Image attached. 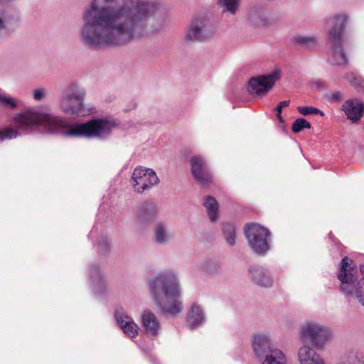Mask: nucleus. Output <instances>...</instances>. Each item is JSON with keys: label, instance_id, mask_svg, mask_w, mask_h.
Masks as SVG:
<instances>
[{"label": "nucleus", "instance_id": "obj_1", "mask_svg": "<svg viewBox=\"0 0 364 364\" xmlns=\"http://www.w3.org/2000/svg\"><path fill=\"white\" fill-rule=\"evenodd\" d=\"M160 8L149 0H92L82 14L80 41L98 49L147 38L161 27L156 23Z\"/></svg>", "mask_w": 364, "mask_h": 364}, {"label": "nucleus", "instance_id": "obj_2", "mask_svg": "<svg viewBox=\"0 0 364 364\" xmlns=\"http://www.w3.org/2000/svg\"><path fill=\"white\" fill-rule=\"evenodd\" d=\"M14 122L17 128L7 127L0 131V142L32 131L62 134L68 137L105 139L117 126V122L111 118L95 119L85 123L69 124L64 119L40 107L28 109L17 114Z\"/></svg>", "mask_w": 364, "mask_h": 364}, {"label": "nucleus", "instance_id": "obj_3", "mask_svg": "<svg viewBox=\"0 0 364 364\" xmlns=\"http://www.w3.org/2000/svg\"><path fill=\"white\" fill-rule=\"evenodd\" d=\"M149 287L156 304L164 314L176 315L182 311L181 285L173 271L158 274L149 281Z\"/></svg>", "mask_w": 364, "mask_h": 364}, {"label": "nucleus", "instance_id": "obj_4", "mask_svg": "<svg viewBox=\"0 0 364 364\" xmlns=\"http://www.w3.org/2000/svg\"><path fill=\"white\" fill-rule=\"evenodd\" d=\"M348 20V16L346 14H335L325 20L326 39L335 63L340 65L347 63V58L343 51V33Z\"/></svg>", "mask_w": 364, "mask_h": 364}, {"label": "nucleus", "instance_id": "obj_5", "mask_svg": "<svg viewBox=\"0 0 364 364\" xmlns=\"http://www.w3.org/2000/svg\"><path fill=\"white\" fill-rule=\"evenodd\" d=\"M358 271L353 266V261L348 257L343 258L338 274L341 289L348 296H355L359 304L364 307V277L357 282Z\"/></svg>", "mask_w": 364, "mask_h": 364}, {"label": "nucleus", "instance_id": "obj_6", "mask_svg": "<svg viewBox=\"0 0 364 364\" xmlns=\"http://www.w3.org/2000/svg\"><path fill=\"white\" fill-rule=\"evenodd\" d=\"M331 336V331L328 327L312 321L304 323L299 331L301 341H309L316 349L324 348Z\"/></svg>", "mask_w": 364, "mask_h": 364}, {"label": "nucleus", "instance_id": "obj_7", "mask_svg": "<svg viewBox=\"0 0 364 364\" xmlns=\"http://www.w3.org/2000/svg\"><path fill=\"white\" fill-rule=\"evenodd\" d=\"M245 234L251 250L258 254L264 255L269 250L271 241L270 231L256 223H251L246 225Z\"/></svg>", "mask_w": 364, "mask_h": 364}, {"label": "nucleus", "instance_id": "obj_8", "mask_svg": "<svg viewBox=\"0 0 364 364\" xmlns=\"http://www.w3.org/2000/svg\"><path fill=\"white\" fill-rule=\"evenodd\" d=\"M159 182L156 172L149 168L139 166L134 168L131 183L134 191L142 193Z\"/></svg>", "mask_w": 364, "mask_h": 364}, {"label": "nucleus", "instance_id": "obj_9", "mask_svg": "<svg viewBox=\"0 0 364 364\" xmlns=\"http://www.w3.org/2000/svg\"><path fill=\"white\" fill-rule=\"evenodd\" d=\"M281 77L280 71L274 70L268 75L253 77L249 80L248 92L255 97L266 95Z\"/></svg>", "mask_w": 364, "mask_h": 364}, {"label": "nucleus", "instance_id": "obj_10", "mask_svg": "<svg viewBox=\"0 0 364 364\" xmlns=\"http://www.w3.org/2000/svg\"><path fill=\"white\" fill-rule=\"evenodd\" d=\"M213 34L210 23L203 18H196L187 30L185 38L187 41L195 42L206 40Z\"/></svg>", "mask_w": 364, "mask_h": 364}, {"label": "nucleus", "instance_id": "obj_11", "mask_svg": "<svg viewBox=\"0 0 364 364\" xmlns=\"http://www.w3.org/2000/svg\"><path fill=\"white\" fill-rule=\"evenodd\" d=\"M191 170L194 179L203 186H208L213 182L205 159L198 156L191 159Z\"/></svg>", "mask_w": 364, "mask_h": 364}, {"label": "nucleus", "instance_id": "obj_12", "mask_svg": "<svg viewBox=\"0 0 364 364\" xmlns=\"http://www.w3.org/2000/svg\"><path fill=\"white\" fill-rule=\"evenodd\" d=\"M249 277L255 284L270 288L273 286L274 279L270 271L262 266H252L249 269Z\"/></svg>", "mask_w": 364, "mask_h": 364}, {"label": "nucleus", "instance_id": "obj_13", "mask_svg": "<svg viewBox=\"0 0 364 364\" xmlns=\"http://www.w3.org/2000/svg\"><path fill=\"white\" fill-rule=\"evenodd\" d=\"M252 347L254 353L258 357H262L267 353H271L272 341L267 333H257L252 338Z\"/></svg>", "mask_w": 364, "mask_h": 364}, {"label": "nucleus", "instance_id": "obj_14", "mask_svg": "<svg viewBox=\"0 0 364 364\" xmlns=\"http://www.w3.org/2000/svg\"><path fill=\"white\" fill-rule=\"evenodd\" d=\"M142 326L149 336H157L161 329L157 316L151 311L145 310L141 314Z\"/></svg>", "mask_w": 364, "mask_h": 364}, {"label": "nucleus", "instance_id": "obj_15", "mask_svg": "<svg viewBox=\"0 0 364 364\" xmlns=\"http://www.w3.org/2000/svg\"><path fill=\"white\" fill-rule=\"evenodd\" d=\"M115 318L118 325L127 336L134 338L137 336L139 326L125 311H117L115 313Z\"/></svg>", "mask_w": 364, "mask_h": 364}, {"label": "nucleus", "instance_id": "obj_16", "mask_svg": "<svg viewBox=\"0 0 364 364\" xmlns=\"http://www.w3.org/2000/svg\"><path fill=\"white\" fill-rule=\"evenodd\" d=\"M342 108L348 119L353 122L359 121L364 114V105L358 100H348L346 101Z\"/></svg>", "mask_w": 364, "mask_h": 364}, {"label": "nucleus", "instance_id": "obj_17", "mask_svg": "<svg viewBox=\"0 0 364 364\" xmlns=\"http://www.w3.org/2000/svg\"><path fill=\"white\" fill-rule=\"evenodd\" d=\"M298 359L300 364H326L321 355L307 345L299 348Z\"/></svg>", "mask_w": 364, "mask_h": 364}, {"label": "nucleus", "instance_id": "obj_18", "mask_svg": "<svg viewBox=\"0 0 364 364\" xmlns=\"http://www.w3.org/2000/svg\"><path fill=\"white\" fill-rule=\"evenodd\" d=\"M86 96L85 90L77 83H71L65 90L62 98H63V105L66 109H70L68 106L69 100H77L80 102H84Z\"/></svg>", "mask_w": 364, "mask_h": 364}, {"label": "nucleus", "instance_id": "obj_19", "mask_svg": "<svg viewBox=\"0 0 364 364\" xmlns=\"http://www.w3.org/2000/svg\"><path fill=\"white\" fill-rule=\"evenodd\" d=\"M158 209L155 204L145 202L141 205L137 216L138 223L141 225L147 224L152 220L157 213Z\"/></svg>", "mask_w": 364, "mask_h": 364}, {"label": "nucleus", "instance_id": "obj_20", "mask_svg": "<svg viewBox=\"0 0 364 364\" xmlns=\"http://www.w3.org/2000/svg\"><path fill=\"white\" fill-rule=\"evenodd\" d=\"M168 227L164 223H158L154 227L153 240L159 245H166L172 238Z\"/></svg>", "mask_w": 364, "mask_h": 364}, {"label": "nucleus", "instance_id": "obj_21", "mask_svg": "<svg viewBox=\"0 0 364 364\" xmlns=\"http://www.w3.org/2000/svg\"><path fill=\"white\" fill-rule=\"evenodd\" d=\"M204 314L197 304H192L188 315L187 322L191 328H193L203 323Z\"/></svg>", "mask_w": 364, "mask_h": 364}, {"label": "nucleus", "instance_id": "obj_22", "mask_svg": "<svg viewBox=\"0 0 364 364\" xmlns=\"http://www.w3.org/2000/svg\"><path fill=\"white\" fill-rule=\"evenodd\" d=\"M68 106L70 107V110L66 109L63 105V98L60 101V107L62 110L70 115H85L86 110L85 109L84 102H80L77 100H69Z\"/></svg>", "mask_w": 364, "mask_h": 364}, {"label": "nucleus", "instance_id": "obj_23", "mask_svg": "<svg viewBox=\"0 0 364 364\" xmlns=\"http://www.w3.org/2000/svg\"><path fill=\"white\" fill-rule=\"evenodd\" d=\"M203 205L206 208L208 215L212 222L218 219V203L216 199L212 196H208L205 198Z\"/></svg>", "mask_w": 364, "mask_h": 364}, {"label": "nucleus", "instance_id": "obj_24", "mask_svg": "<svg viewBox=\"0 0 364 364\" xmlns=\"http://www.w3.org/2000/svg\"><path fill=\"white\" fill-rule=\"evenodd\" d=\"M262 364H287V359L281 350L274 348L266 355Z\"/></svg>", "mask_w": 364, "mask_h": 364}, {"label": "nucleus", "instance_id": "obj_25", "mask_svg": "<svg viewBox=\"0 0 364 364\" xmlns=\"http://www.w3.org/2000/svg\"><path fill=\"white\" fill-rule=\"evenodd\" d=\"M336 364H364V360L360 353L349 352L341 356Z\"/></svg>", "mask_w": 364, "mask_h": 364}, {"label": "nucleus", "instance_id": "obj_26", "mask_svg": "<svg viewBox=\"0 0 364 364\" xmlns=\"http://www.w3.org/2000/svg\"><path fill=\"white\" fill-rule=\"evenodd\" d=\"M224 237L228 245L233 246L235 244V226L229 223H223L222 226Z\"/></svg>", "mask_w": 364, "mask_h": 364}, {"label": "nucleus", "instance_id": "obj_27", "mask_svg": "<svg viewBox=\"0 0 364 364\" xmlns=\"http://www.w3.org/2000/svg\"><path fill=\"white\" fill-rule=\"evenodd\" d=\"M240 0H219L218 4L223 12L235 14L239 7Z\"/></svg>", "mask_w": 364, "mask_h": 364}, {"label": "nucleus", "instance_id": "obj_28", "mask_svg": "<svg viewBox=\"0 0 364 364\" xmlns=\"http://www.w3.org/2000/svg\"><path fill=\"white\" fill-rule=\"evenodd\" d=\"M294 42L306 48H309L316 44V39L313 36L296 35L293 38Z\"/></svg>", "mask_w": 364, "mask_h": 364}, {"label": "nucleus", "instance_id": "obj_29", "mask_svg": "<svg viewBox=\"0 0 364 364\" xmlns=\"http://www.w3.org/2000/svg\"><path fill=\"white\" fill-rule=\"evenodd\" d=\"M250 20L257 26H264L269 24V21L262 11L252 12L250 15Z\"/></svg>", "mask_w": 364, "mask_h": 364}, {"label": "nucleus", "instance_id": "obj_30", "mask_svg": "<svg viewBox=\"0 0 364 364\" xmlns=\"http://www.w3.org/2000/svg\"><path fill=\"white\" fill-rule=\"evenodd\" d=\"M297 110L300 114L304 116L319 114L323 117L324 115L321 110L312 106H299Z\"/></svg>", "mask_w": 364, "mask_h": 364}, {"label": "nucleus", "instance_id": "obj_31", "mask_svg": "<svg viewBox=\"0 0 364 364\" xmlns=\"http://www.w3.org/2000/svg\"><path fill=\"white\" fill-rule=\"evenodd\" d=\"M311 124L304 118H298L292 124L291 129L294 133H299L304 129H310Z\"/></svg>", "mask_w": 364, "mask_h": 364}, {"label": "nucleus", "instance_id": "obj_32", "mask_svg": "<svg viewBox=\"0 0 364 364\" xmlns=\"http://www.w3.org/2000/svg\"><path fill=\"white\" fill-rule=\"evenodd\" d=\"M0 105L6 108L14 109L16 107V101L9 95H0Z\"/></svg>", "mask_w": 364, "mask_h": 364}, {"label": "nucleus", "instance_id": "obj_33", "mask_svg": "<svg viewBox=\"0 0 364 364\" xmlns=\"http://www.w3.org/2000/svg\"><path fill=\"white\" fill-rule=\"evenodd\" d=\"M4 6L0 4V39L3 38L6 33V25L4 21Z\"/></svg>", "mask_w": 364, "mask_h": 364}, {"label": "nucleus", "instance_id": "obj_34", "mask_svg": "<svg viewBox=\"0 0 364 364\" xmlns=\"http://www.w3.org/2000/svg\"><path fill=\"white\" fill-rule=\"evenodd\" d=\"M47 94L46 88H39L33 90V98L37 101L43 100Z\"/></svg>", "mask_w": 364, "mask_h": 364}, {"label": "nucleus", "instance_id": "obj_35", "mask_svg": "<svg viewBox=\"0 0 364 364\" xmlns=\"http://www.w3.org/2000/svg\"><path fill=\"white\" fill-rule=\"evenodd\" d=\"M290 100H284L279 102V104L275 108V111L277 112H282V109L284 107H288L289 105Z\"/></svg>", "mask_w": 364, "mask_h": 364}, {"label": "nucleus", "instance_id": "obj_36", "mask_svg": "<svg viewBox=\"0 0 364 364\" xmlns=\"http://www.w3.org/2000/svg\"><path fill=\"white\" fill-rule=\"evenodd\" d=\"M90 274H91L92 278H93V279H95V277H100V272L99 269L95 266H92L91 267Z\"/></svg>", "mask_w": 364, "mask_h": 364}, {"label": "nucleus", "instance_id": "obj_37", "mask_svg": "<svg viewBox=\"0 0 364 364\" xmlns=\"http://www.w3.org/2000/svg\"><path fill=\"white\" fill-rule=\"evenodd\" d=\"M331 98L335 101H339L341 100V94L338 92H334L332 94Z\"/></svg>", "mask_w": 364, "mask_h": 364}, {"label": "nucleus", "instance_id": "obj_38", "mask_svg": "<svg viewBox=\"0 0 364 364\" xmlns=\"http://www.w3.org/2000/svg\"><path fill=\"white\" fill-rule=\"evenodd\" d=\"M277 117L280 122H283V119L282 117V112H277Z\"/></svg>", "mask_w": 364, "mask_h": 364}]
</instances>
